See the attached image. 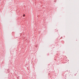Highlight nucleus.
<instances>
[{"mask_svg": "<svg viewBox=\"0 0 79 79\" xmlns=\"http://www.w3.org/2000/svg\"><path fill=\"white\" fill-rule=\"evenodd\" d=\"M23 16H25V14L23 15Z\"/></svg>", "mask_w": 79, "mask_h": 79, "instance_id": "f257e3e1", "label": "nucleus"}]
</instances>
